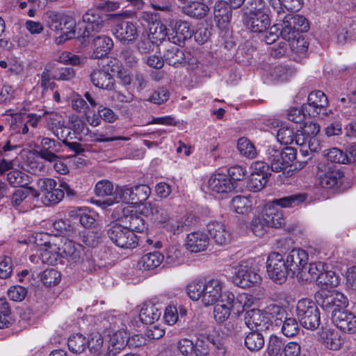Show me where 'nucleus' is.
I'll use <instances>...</instances> for the list:
<instances>
[{
    "mask_svg": "<svg viewBox=\"0 0 356 356\" xmlns=\"http://www.w3.org/2000/svg\"><path fill=\"white\" fill-rule=\"evenodd\" d=\"M83 22L86 24L83 37L94 38L90 58L97 59L106 56L113 46V40L105 35H96L104 27V17L97 10H88L83 15Z\"/></svg>",
    "mask_w": 356,
    "mask_h": 356,
    "instance_id": "1",
    "label": "nucleus"
},
{
    "mask_svg": "<svg viewBox=\"0 0 356 356\" xmlns=\"http://www.w3.org/2000/svg\"><path fill=\"white\" fill-rule=\"evenodd\" d=\"M188 296L192 300H200L206 307L214 305L224 298L223 283L218 279L208 281L193 280L186 287Z\"/></svg>",
    "mask_w": 356,
    "mask_h": 356,
    "instance_id": "2",
    "label": "nucleus"
},
{
    "mask_svg": "<svg viewBox=\"0 0 356 356\" xmlns=\"http://www.w3.org/2000/svg\"><path fill=\"white\" fill-rule=\"evenodd\" d=\"M276 22H281L280 34L283 40H291L293 37L301 35L300 33L309 30V26L307 19L302 15H294L292 13L285 14L282 8L280 13H276Z\"/></svg>",
    "mask_w": 356,
    "mask_h": 356,
    "instance_id": "3",
    "label": "nucleus"
},
{
    "mask_svg": "<svg viewBox=\"0 0 356 356\" xmlns=\"http://www.w3.org/2000/svg\"><path fill=\"white\" fill-rule=\"evenodd\" d=\"M296 315L306 329L314 330L320 325V312L316 303L309 298H302L296 305Z\"/></svg>",
    "mask_w": 356,
    "mask_h": 356,
    "instance_id": "4",
    "label": "nucleus"
},
{
    "mask_svg": "<svg viewBox=\"0 0 356 356\" xmlns=\"http://www.w3.org/2000/svg\"><path fill=\"white\" fill-rule=\"evenodd\" d=\"M107 234L112 243L120 248L134 249L138 245V238L135 233L119 221L110 225Z\"/></svg>",
    "mask_w": 356,
    "mask_h": 356,
    "instance_id": "5",
    "label": "nucleus"
},
{
    "mask_svg": "<svg viewBox=\"0 0 356 356\" xmlns=\"http://www.w3.org/2000/svg\"><path fill=\"white\" fill-rule=\"evenodd\" d=\"M266 159L273 171L280 172L296 158V152L293 147L284 149L269 146L266 152Z\"/></svg>",
    "mask_w": 356,
    "mask_h": 356,
    "instance_id": "6",
    "label": "nucleus"
},
{
    "mask_svg": "<svg viewBox=\"0 0 356 356\" xmlns=\"http://www.w3.org/2000/svg\"><path fill=\"white\" fill-rule=\"evenodd\" d=\"M261 276L253 266L252 261H242L235 268L234 283L241 288H248L260 283Z\"/></svg>",
    "mask_w": 356,
    "mask_h": 356,
    "instance_id": "7",
    "label": "nucleus"
},
{
    "mask_svg": "<svg viewBox=\"0 0 356 356\" xmlns=\"http://www.w3.org/2000/svg\"><path fill=\"white\" fill-rule=\"evenodd\" d=\"M328 99L325 93L321 90L311 92L307 97V104L304 108L308 116L324 118L332 113L327 108Z\"/></svg>",
    "mask_w": 356,
    "mask_h": 356,
    "instance_id": "8",
    "label": "nucleus"
},
{
    "mask_svg": "<svg viewBox=\"0 0 356 356\" xmlns=\"http://www.w3.org/2000/svg\"><path fill=\"white\" fill-rule=\"evenodd\" d=\"M266 268L268 276L280 284L284 282L290 274L282 255L277 252H271L268 255Z\"/></svg>",
    "mask_w": 356,
    "mask_h": 356,
    "instance_id": "9",
    "label": "nucleus"
},
{
    "mask_svg": "<svg viewBox=\"0 0 356 356\" xmlns=\"http://www.w3.org/2000/svg\"><path fill=\"white\" fill-rule=\"evenodd\" d=\"M308 259L309 256L305 250L301 248H294L291 250L285 261L291 276H296L300 280V276L306 268Z\"/></svg>",
    "mask_w": 356,
    "mask_h": 356,
    "instance_id": "10",
    "label": "nucleus"
},
{
    "mask_svg": "<svg viewBox=\"0 0 356 356\" xmlns=\"http://www.w3.org/2000/svg\"><path fill=\"white\" fill-rule=\"evenodd\" d=\"M236 188V183L224 173L212 174L207 181V189L213 195L227 194Z\"/></svg>",
    "mask_w": 356,
    "mask_h": 356,
    "instance_id": "11",
    "label": "nucleus"
},
{
    "mask_svg": "<svg viewBox=\"0 0 356 356\" xmlns=\"http://www.w3.org/2000/svg\"><path fill=\"white\" fill-rule=\"evenodd\" d=\"M317 168L319 184L323 188L331 189L339 188L341 185L343 175L339 170L324 164H319Z\"/></svg>",
    "mask_w": 356,
    "mask_h": 356,
    "instance_id": "12",
    "label": "nucleus"
},
{
    "mask_svg": "<svg viewBox=\"0 0 356 356\" xmlns=\"http://www.w3.org/2000/svg\"><path fill=\"white\" fill-rule=\"evenodd\" d=\"M213 317L217 323H223L229 318L232 311L235 309V296L225 291L224 298L213 305Z\"/></svg>",
    "mask_w": 356,
    "mask_h": 356,
    "instance_id": "13",
    "label": "nucleus"
},
{
    "mask_svg": "<svg viewBox=\"0 0 356 356\" xmlns=\"http://www.w3.org/2000/svg\"><path fill=\"white\" fill-rule=\"evenodd\" d=\"M133 207V205L124 207L122 210V216L118 221L133 233L143 232L147 229V224L140 214L136 211L134 212Z\"/></svg>",
    "mask_w": 356,
    "mask_h": 356,
    "instance_id": "14",
    "label": "nucleus"
},
{
    "mask_svg": "<svg viewBox=\"0 0 356 356\" xmlns=\"http://www.w3.org/2000/svg\"><path fill=\"white\" fill-rule=\"evenodd\" d=\"M113 33L116 39L124 44L134 42L138 35L136 24L125 19L118 22L113 29Z\"/></svg>",
    "mask_w": 356,
    "mask_h": 356,
    "instance_id": "15",
    "label": "nucleus"
},
{
    "mask_svg": "<svg viewBox=\"0 0 356 356\" xmlns=\"http://www.w3.org/2000/svg\"><path fill=\"white\" fill-rule=\"evenodd\" d=\"M31 195L33 197H38L40 193L33 187L17 189L10 196V204L19 212H26L31 209L29 204V196Z\"/></svg>",
    "mask_w": 356,
    "mask_h": 356,
    "instance_id": "16",
    "label": "nucleus"
},
{
    "mask_svg": "<svg viewBox=\"0 0 356 356\" xmlns=\"http://www.w3.org/2000/svg\"><path fill=\"white\" fill-rule=\"evenodd\" d=\"M333 323L342 332L348 334L356 332V316L347 310L335 309L332 312Z\"/></svg>",
    "mask_w": 356,
    "mask_h": 356,
    "instance_id": "17",
    "label": "nucleus"
},
{
    "mask_svg": "<svg viewBox=\"0 0 356 356\" xmlns=\"http://www.w3.org/2000/svg\"><path fill=\"white\" fill-rule=\"evenodd\" d=\"M207 231L217 245L224 246L232 241V235L229 229L221 222H210L207 225Z\"/></svg>",
    "mask_w": 356,
    "mask_h": 356,
    "instance_id": "18",
    "label": "nucleus"
},
{
    "mask_svg": "<svg viewBox=\"0 0 356 356\" xmlns=\"http://www.w3.org/2000/svg\"><path fill=\"white\" fill-rule=\"evenodd\" d=\"M321 307L327 310L332 312L335 309L344 310L348 305V301L342 293L333 291L323 298L321 302Z\"/></svg>",
    "mask_w": 356,
    "mask_h": 356,
    "instance_id": "19",
    "label": "nucleus"
},
{
    "mask_svg": "<svg viewBox=\"0 0 356 356\" xmlns=\"http://www.w3.org/2000/svg\"><path fill=\"white\" fill-rule=\"evenodd\" d=\"M122 327L115 330L113 327L108 334V345L110 346V355H115L123 349L127 344L128 335L124 330L125 325L121 323Z\"/></svg>",
    "mask_w": 356,
    "mask_h": 356,
    "instance_id": "20",
    "label": "nucleus"
},
{
    "mask_svg": "<svg viewBox=\"0 0 356 356\" xmlns=\"http://www.w3.org/2000/svg\"><path fill=\"white\" fill-rule=\"evenodd\" d=\"M90 81L97 88L112 90L115 87V79L109 72V69L94 70L90 74Z\"/></svg>",
    "mask_w": 356,
    "mask_h": 356,
    "instance_id": "21",
    "label": "nucleus"
},
{
    "mask_svg": "<svg viewBox=\"0 0 356 356\" xmlns=\"http://www.w3.org/2000/svg\"><path fill=\"white\" fill-rule=\"evenodd\" d=\"M115 201L108 199L104 201L102 204L107 206H111L114 203L122 202L126 204H136V195L134 186L124 185L117 186L115 190Z\"/></svg>",
    "mask_w": 356,
    "mask_h": 356,
    "instance_id": "22",
    "label": "nucleus"
},
{
    "mask_svg": "<svg viewBox=\"0 0 356 356\" xmlns=\"http://www.w3.org/2000/svg\"><path fill=\"white\" fill-rule=\"evenodd\" d=\"M232 15V7L225 1H218L214 6V19L220 29L228 28Z\"/></svg>",
    "mask_w": 356,
    "mask_h": 356,
    "instance_id": "23",
    "label": "nucleus"
},
{
    "mask_svg": "<svg viewBox=\"0 0 356 356\" xmlns=\"http://www.w3.org/2000/svg\"><path fill=\"white\" fill-rule=\"evenodd\" d=\"M209 243L207 235L200 231L188 234L186 238V249L193 252H200L205 250Z\"/></svg>",
    "mask_w": 356,
    "mask_h": 356,
    "instance_id": "24",
    "label": "nucleus"
},
{
    "mask_svg": "<svg viewBox=\"0 0 356 356\" xmlns=\"http://www.w3.org/2000/svg\"><path fill=\"white\" fill-rule=\"evenodd\" d=\"M320 340L325 348L332 350H339L344 341L340 333L333 328H323L320 333Z\"/></svg>",
    "mask_w": 356,
    "mask_h": 356,
    "instance_id": "25",
    "label": "nucleus"
},
{
    "mask_svg": "<svg viewBox=\"0 0 356 356\" xmlns=\"http://www.w3.org/2000/svg\"><path fill=\"white\" fill-rule=\"evenodd\" d=\"M141 211L145 216L151 217L152 220L162 224L163 226L168 222L170 217L165 208L152 202L145 203Z\"/></svg>",
    "mask_w": 356,
    "mask_h": 356,
    "instance_id": "26",
    "label": "nucleus"
},
{
    "mask_svg": "<svg viewBox=\"0 0 356 356\" xmlns=\"http://www.w3.org/2000/svg\"><path fill=\"white\" fill-rule=\"evenodd\" d=\"M245 323L250 329H255L257 331L266 330L268 327L267 317L257 309H252L246 312Z\"/></svg>",
    "mask_w": 356,
    "mask_h": 356,
    "instance_id": "27",
    "label": "nucleus"
},
{
    "mask_svg": "<svg viewBox=\"0 0 356 356\" xmlns=\"http://www.w3.org/2000/svg\"><path fill=\"white\" fill-rule=\"evenodd\" d=\"M267 226L278 228L284 224V219L281 210L275 205L267 204L262 214Z\"/></svg>",
    "mask_w": 356,
    "mask_h": 356,
    "instance_id": "28",
    "label": "nucleus"
},
{
    "mask_svg": "<svg viewBox=\"0 0 356 356\" xmlns=\"http://www.w3.org/2000/svg\"><path fill=\"white\" fill-rule=\"evenodd\" d=\"M193 31L191 29L188 23L186 21H176L173 25L172 35L171 40L175 44L181 45L186 40L191 38Z\"/></svg>",
    "mask_w": 356,
    "mask_h": 356,
    "instance_id": "29",
    "label": "nucleus"
},
{
    "mask_svg": "<svg viewBox=\"0 0 356 356\" xmlns=\"http://www.w3.org/2000/svg\"><path fill=\"white\" fill-rule=\"evenodd\" d=\"M161 313V309L157 305L145 302L140 310L139 318L143 323L152 325L159 319Z\"/></svg>",
    "mask_w": 356,
    "mask_h": 356,
    "instance_id": "30",
    "label": "nucleus"
},
{
    "mask_svg": "<svg viewBox=\"0 0 356 356\" xmlns=\"http://www.w3.org/2000/svg\"><path fill=\"white\" fill-rule=\"evenodd\" d=\"M61 257H67L74 261H77L83 254V247L74 241L65 239L60 247Z\"/></svg>",
    "mask_w": 356,
    "mask_h": 356,
    "instance_id": "31",
    "label": "nucleus"
},
{
    "mask_svg": "<svg viewBox=\"0 0 356 356\" xmlns=\"http://www.w3.org/2000/svg\"><path fill=\"white\" fill-rule=\"evenodd\" d=\"M246 26L252 32L261 33L266 31L270 24L269 15H245Z\"/></svg>",
    "mask_w": 356,
    "mask_h": 356,
    "instance_id": "32",
    "label": "nucleus"
},
{
    "mask_svg": "<svg viewBox=\"0 0 356 356\" xmlns=\"http://www.w3.org/2000/svg\"><path fill=\"white\" fill-rule=\"evenodd\" d=\"M164 261V256L159 252L144 254L138 262V267L143 270L154 269Z\"/></svg>",
    "mask_w": 356,
    "mask_h": 356,
    "instance_id": "33",
    "label": "nucleus"
},
{
    "mask_svg": "<svg viewBox=\"0 0 356 356\" xmlns=\"http://www.w3.org/2000/svg\"><path fill=\"white\" fill-rule=\"evenodd\" d=\"M181 10L188 16L195 19H202L207 15L209 8L204 3L192 1L183 6Z\"/></svg>",
    "mask_w": 356,
    "mask_h": 356,
    "instance_id": "34",
    "label": "nucleus"
},
{
    "mask_svg": "<svg viewBox=\"0 0 356 356\" xmlns=\"http://www.w3.org/2000/svg\"><path fill=\"white\" fill-rule=\"evenodd\" d=\"M61 258L60 247L56 244L45 245L40 249V261L49 265H55Z\"/></svg>",
    "mask_w": 356,
    "mask_h": 356,
    "instance_id": "35",
    "label": "nucleus"
},
{
    "mask_svg": "<svg viewBox=\"0 0 356 356\" xmlns=\"http://www.w3.org/2000/svg\"><path fill=\"white\" fill-rule=\"evenodd\" d=\"M90 353L96 356H113L110 355V346H104V339L99 333H94L88 339V346Z\"/></svg>",
    "mask_w": 356,
    "mask_h": 356,
    "instance_id": "36",
    "label": "nucleus"
},
{
    "mask_svg": "<svg viewBox=\"0 0 356 356\" xmlns=\"http://www.w3.org/2000/svg\"><path fill=\"white\" fill-rule=\"evenodd\" d=\"M325 271V264L321 261L311 263L308 269L305 268L300 276V280L305 282H316L318 277Z\"/></svg>",
    "mask_w": 356,
    "mask_h": 356,
    "instance_id": "37",
    "label": "nucleus"
},
{
    "mask_svg": "<svg viewBox=\"0 0 356 356\" xmlns=\"http://www.w3.org/2000/svg\"><path fill=\"white\" fill-rule=\"evenodd\" d=\"M168 35H170V33H168L166 26L161 22L153 23L149 28L148 38L153 44L161 43Z\"/></svg>",
    "mask_w": 356,
    "mask_h": 356,
    "instance_id": "38",
    "label": "nucleus"
},
{
    "mask_svg": "<svg viewBox=\"0 0 356 356\" xmlns=\"http://www.w3.org/2000/svg\"><path fill=\"white\" fill-rule=\"evenodd\" d=\"M245 15H269L270 9L264 0H251L243 8Z\"/></svg>",
    "mask_w": 356,
    "mask_h": 356,
    "instance_id": "39",
    "label": "nucleus"
},
{
    "mask_svg": "<svg viewBox=\"0 0 356 356\" xmlns=\"http://www.w3.org/2000/svg\"><path fill=\"white\" fill-rule=\"evenodd\" d=\"M75 20L70 16L65 15L63 22V30H60L62 33L60 36L55 40L56 43L60 44L65 41L75 37Z\"/></svg>",
    "mask_w": 356,
    "mask_h": 356,
    "instance_id": "40",
    "label": "nucleus"
},
{
    "mask_svg": "<svg viewBox=\"0 0 356 356\" xmlns=\"http://www.w3.org/2000/svg\"><path fill=\"white\" fill-rule=\"evenodd\" d=\"M285 40L289 42L291 51L297 56L302 57L307 54L309 42L302 35L293 37L291 40Z\"/></svg>",
    "mask_w": 356,
    "mask_h": 356,
    "instance_id": "41",
    "label": "nucleus"
},
{
    "mask_svg": "<svg viewBox=\"0 0 356 356\" xmlns=\"http://www.w3.org/2000/svg\"><path fill=\"white\" fill-rule=\"evenodd\" d=\"M7 180L14 187L21 186L22 188H25L31 182V177L25 172L15 169L7 174Z\"/></svg>",
    "mask_w": 356,
    "mask_h": 356,
    "instance_id": "42",
    "label": "nucleus"
},
{
    "mask_svg": "<svg viewBox=\"0 0 356 356\" xmlns=\"http://www.w3.org/2000/svg\"><path fill=\"white\" fill-rule=\"evenodd\" d=\"M69 350L76 354L82 353L88 346V339L81 334H72L68 339Z\"/></svg>",
    "mask_w": 356,
    "mask_h": 356,
    "instance_id": "43",
    "label": "nucleus"
},
{
    "mask_svg": "<svg viewBox=\"0 0 356 356\" xmlns=\"http://www.w3.org/2000/svg\"><path fill=\"white\" fill-rule=\"evenodd\" d=\"M65 15L52 11L47 12L44 15V20L47 27L53 31L58 32L63 30V22Z\"/></svg>",
    "mask_w": 356,
    "mask_h": 356,
    "instance_id": "44",
    "label": "nucleus"
},
{
    "mask_svg": "<svg viewBox=\"0 0 356 356\" xmlns=\"http://www.w3.org/2000/svg\"><path fill=\"white\" fill-rule=\"evenodd\" d=\"M306 200V196L303 194H295L289 196L284 197L279 199H274L270 204L286 208L295 207L300 203L303 202Z\"/></svg>",
    "mask_w": 356,
    "mask_h": 356,
    "instance_id": "45",
    "label": "nucleus"
},
{
    "mask_svg": "<svg viewBox=\"0 0 356 356\" xmlns=\"http://www.w3.org/2000/svg\"><path fill=\"white\" fill-rule=\"evenodd\" d=\"M264 338L259 331L250 332L245 339V346L251 351H257L264 346Z\"/></svg>",
    "mask_w": 356,
    "mask_h": 356,
    "instance_id": "46",
    "label": "nucleus"
},
{
    "mask_svg": "<svg viewBox=\"0 0 356 356\" xmlns=\"http://www.w3.org/2000/svg\"><path fill=\"white\" fill-rule=\"evenodd\" d=\"M354 24L349 20L339 24L335 30L337 42L343 44L353 35Z\"/></svg>",
    "mask_w": 356,
    "mask_h": 356,
    "instance_id": "47",
    "label": "nucleus"
},
{
    "mask_svg": "<svg viewBox=\"0 0 356 356\" xmlns=\"http://www.w3.org/2000/svg\"><path fill=\"white\" fill-rule=\"evenodd\" d=\"M252 206V201L245 196L237 195L232 200L234 211L239 214L248 213L251 210Z\"/></svg>",
    "mask_w": 356,
    "mask_h": 356,
    "instance_id": "48",
    "label": "nucleus"
},
{
    "mask_svg": "<svg viewBox=\"0 0 356 356\" xmlns=\"http://www.w3.org/2000/svg\"><path fill=\"white\" fill-rule=\"evenodd\" d=\"M281 325L283 334L288 337L296 335L300 330L299 323L294 317H286V316L282 322L279 323L278 326Z\"/></svg>",
    "mask_w": 356,
    "mask_h": 356,
    "instance_id": "49",
    "label": "nucleus"
},
{
    "mask_svg": "<svg viewBox=\"0 0 356 356\" xmlns=\"http://www.w3.org/2000/svg\"><path fill=\"white\" fill-rule=\"evenodd\" d=\"M42 159L54 163V168L60 175H66L69 172V168L65 162L64 159L60 158L54 153H44L42 154Z\"/></svg>",
    "mask_w": 356,
    "mask_h": 356,
    "instance_id": "50",
    "label": "nucleus"
},
{
    "mask_svg": "<svg viewBox=\"0 0 356 356\" xmlns=\"http://www.w3.org/2000/svg\"><path fill=\"white\" fill-rule=\"evenodd\" d=\"M60 277L61 275L58 270L54 268H49L42 273L40 280L44 286L51 287L60 282Z\"/></svg>",
    "mask_w": 356,
    "mask_h": 356,
    "instance_id": "51",
    "label": "nucleus"
},
{
    "mask_svg": "<svg viewBox=\"0 0 356 356\" xmlns=\"http://www.w3.org/2000/svg\"><path fill=\"white\" fill-rule=\"evenodd\" d=\"M265 314L268 315L270 319L275 321L276 325H279V323H282L284 318L286 316L285 309L277 305L270 304L268 305L265 310Z\"/></svg>",
    "mask_w": 356,
    "mask_h": 356,
    "instance_id": "52",
    "label": "nucleus"
},
{
    "mask_svg": "<svg viewBox=\"0 0 356 356\" xmlns=\"http://www.w3.org/2000/svg\"><path fill=\"white\" fill-rule=\"evenodd\" d=\"M237 148L239 152L250 159L257 156V150L254 145L246 138H241L237 143Z\"/></svg>",
    "mask_w": 356,
    "mask_h": 356,
    "instance_id": "53",
    "label": "nucleus"
},
{
    "mask_svg": "<svg viewBox=\"0 0 356 356\" xmlns=\"http://www.w3.org/2000/svg\"><path fill=\"white\" fill-rule=\"evenodd\" d=\"M164 56L166 63L172 66H176L184 60V54L177 47L168 49Z\"/></svg>",
    "mask_w": 356,
    "mask_h": 356,
    "instance_id": "54",
    "label": "nucleus"
},
{
    "mask_svg": "<svg viewBox=\"0 0 356 356\" xmlns=\"http://www.w3.org/2000/svg\"><path fill=\"white\" fill-rule=\"evenodd\" d=\"M55 60L63 64L72 65H79L82 62V59L79 56L69 51L58 52L55 55Z\"/></svg>",
    "mask_w": 356,
    "mask_h": 356,
    "instance_id": "55",
    "label": "nucleus"
},
{
    "mask_svg": "<svg viewBox=\"0 0 356 356\" xmlns=\"http://www.w3.org/2000/svg\"><path fill=\"white\" fill-rule=\"evenodd\" d=\"M295 132L293 128L285 126L280 128L277 133V139L282 145L293 144Z\"/></svg>",
    "mask_w": 356,
    "mask_h": 356,
    "instance_id": "56",
    "label": "nucleus"
},
{
    "mask_svg": "<svg viewBox=\"0 0 356 356\" xmlns=\"http://www.w3.org/2000/svg\"><path fill=\"white\" fill-rule=\"evenodd\" d=\"M108 67H111V72H114L118 70V77L120 79L123 85H129L132 82V78L129 73L124 69H120V63L117 60H111L108 63Z\"/></svg>",
    "mask_w": 356,
    "mask_h": 356,
    "instance_id": "57",
    "label": "nucleus"
},
{
    "mask_svg": "<svg viewBox=\"0 0 356 356\" xmlns=\"http://www.w3.org/2000/svg\"><path fill=\"white\" fill-rule=\"evenodd\" d=\"M11 321V312L8 303L0 299V329L8 327Z\"/></svg>",
    "mask_w": 356,
    "mask_h": 356,
    "instance_id": "58",
    "label": "nucleus"
},
{
    "mask_svg": "<svg viewBox=\"0 0 356 356\" xmlns=\"http://www.w3.org/2000/svg\"><path fill=\"white\" fill-rule=\"evenodd\" d=\"M268 181V178L265 175L250 174L248 188L250 191L257 192L261 190Z\"/></svg>",
    "mask_w": 356,
    "mask_h": 356,
    "instance_id": "59",
    "label": "nucleus"
},
{
    "mask_svg": "<svg viewBox=\"0 0 356 356\" xmlns=\"http://www.w3.org/2000/svg\"><path fill=\"white\" fill-rule=\"evenodd\" d=\"M284 345L282 339L276 336H270L269 338L267 351L269 356H281Z\"/></svg>",
    "mask_w": 356,
    "mask_h": 356,
    "instance_id": "60",
    "label": "nucleus"
},
{
    "mask_svg": "<svg viewBox=\"0 0 356 356\" xmlns=\"http://www.w3.org/2000/svg\"><path fill=\"white\" fill-rule=\"evenodd\" d=\"M70 129L74 131L75 138L81 139V136H86L89 134V129L83 121L76 118L70 124Z\"/></svg>",
    "mask_w": 356,
    "mask_h": 356,
    "instance_id": "61",
    "label": "nucleus"
},
{
    "mask_svg": "<svg viewBox=\"0 0 356 356\" xmlns=\"http://www.w3.org/2000/svg\"><path fill=\"white\" fill-rule=\"evenodd\" d=\"M165 264L169 266L179 265L181 261V253L175 247H170L165 253Z\"/></svg>",
    "mask_w": 356,
    "mask_h": 356,
    "instance_id": "62",
    "label": "nucleus"
},
{
    "mask_svg": "<svg viewBox=\"0 0 356 356\" xmlns=\"http://www.w3.org/2000/svg\"><path fill=\"white\" fill-rule=\"evenodd\" d=\"M95 192L99 197L111 195L114 192L113 185L112 182L106 179L99 181L95 185Z\"/></svg>",
    "mask_w": 356,
    "mask_h": 356,
    "instance_id": "63",
    "label": "nucleus"
},
{
    "mask_svg": "<svg viewBox=\"0 0 356 356\" xmlns=\"http://www.w3.org/2000/svg\"><path fill=\"white\" fill-rule=\"evenodd\" d=\"M254 297L247 293L239 294L235 298V308L237 312L243 311L245 307H250L254 304Z\"/></svg>",
    "mask_w": 356,
    "mask_h": 356,
    "instance_id": "64",
    "label": "nucleus"
}]
</instances>
